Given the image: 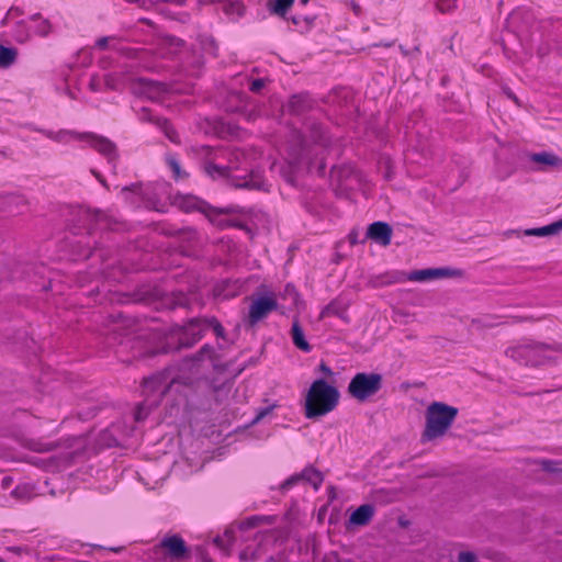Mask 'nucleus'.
Wrapping results in <instances>:
<instances>
[{
	"instance_id": "nucleus-1",
	"label": "nucleus",
	"mask_w": 562,
	"mask_h": 562,
	"mask_svg": "<svg viewBox=\"0 0 562 562\" xmlns=\"http://www.w3.org/2000/svg\"><path fill=\"white\" fill-rule=\"evenodd\" d=\"M224 353H196L181 369L168 368L142 382L145 397L135 411L113 423L101 434L105 447L123 445L125 440H137L143 427L161 423L177 427L192 425L201 412L221 402L231 390V382L243 369L224 363Z\"/></svg>"
},
{
	"instance_id": "nucleus-2",
	"label": "nucleus",
	"mask_w": 562,
	"mask_h": 562,
	"mask_svg": "<svg viewBox=\"0 0 562 562\" xmlns=\"http://www.w3.org/2000/svg\"><path fill=\"white\" fill-rule=\"evenodd\" d=\"M271 517L252 516L238 524L231 525L222 535H217L212 547L222 555H232L237 542H247L239 549L241 561H256L263 558L271 549L277 550V557L267 555V562H285V555L280 551L282 543L276 530H256V528Z\"/></svg>"
},
{
	"instance_id": "nucleus-3",
	"label": "nucleus",
	"mask_w": 562,
	"mask_h": 562,
	"mask_svg": "<svg viewBox=\"0 0 562 562\" xmlns=\"http://www.w3.org/2000/svg\"><path fill=\"white\" fill-rule=\"evenodd\" d=\"M339 401L337 387L323 379L315 380L305 396V416L310 419L324 416L334 411Z\"/></svg>"
},
{
	"instance_id": "nucleus-4",
	"label": "nucleus",
	"mask_w": 562,
	"mask_h": 562,
	"mask_svg": "<svg viewBox=\"0 0 562 562\" xmlns=\"http://www.w3.org/2000/svg\"><path fill=\"white\" fill-rule=\"evenodd\" d=\"M293 142L286 162L281 165L273 162L271 165V170L279 172L290 184L295 183V173L302 164H307L308 168L312 165V150L300 132L293 133Z\"/></svg>"
},
{
	"instance_id": "nucleus-5",
	"label": "nucleus",
	"mask_w": 562,
	"mask_h": 562,
	"mask_svg": "<svg viewBox=\"0 0 562 562\" xmlns=\"http://www.w3.org/2000/svg\"><path fill=\"white\" fill-rule=\"evenodd\" d=\"M458 415V409L441 402L431 403L426 409V427L423 437L432 440L443 436Z\"/></svg>"
},
{
	"instance_id": "nucleus-6",
	"label": "nucleus",
	"mask_w": 562,
	"mask_h": 562,
	"mask_svg": "<svg viewBox=\"0 0 562 562\" xmlns=\"http://www.w3.org/2000/svg\"><path fill=\"white\" fill-rule=\"evenodd\" d=\"M383 376L375 372H358L350 380L348 393L358 402H366L382 389Z\"/></svg>"
},
{
	"instance_id": "nucleus-7",
	"label": "nucleus",
	"mask_w": 562,
	"mask_h": 562,
	"mask_svg": "<svg viewBox=\"0 0 562 562\" xmlns=\"http://www.w3.org/2000/svg\"><path fill=\"white\" fill-rule=\"evenodd\" d=\"M175 203L186 212L199 211L203 213L210 220V222H215V216L223 214H238L244 212L243 207L236 205H228L226 207H213L207 202L191 194L177 195Z\"/></svg>"
},
{
	"instance_id": "nucleus-8",
	"label": "nucleus",
	"mask_w": 562,
	"mask_h": 562,
	"mask_svg": "<svg viewBox=\"0 0 562 562\" xmlns=\"http://www.w3.org/2000/svg\"><path fill=\"white\" fill-rule=\"evenodd\" d=\"M279 307L274 294H265L254 297L247 316V322L250 327L265 319L271 312L277 311Z\"/></svg>"
},
{
	"instance_id": "nucleus-9",
	"label": "nucleus",
	"mask_w": 562,
	"mask_h": 562,
	"mask_svg": "<svg viewBox=\"0 0 562 562\" xmlns=\"http://www.w3.org/2000/svg\"><path fill=\"white\" fill-rule=\"evenodd\" d=\"M202 321L193 318L186 326L179 327L171 336L178 349L192 348L202 337Z\"/></svg>"
},
{
	"instance_id": "nucleus-10",
	"label": "nucleus",
	"mask_w": 562,
	"mask_h": 562,
	"mask_svg": "<svg viewBox=\"0 0 562 562\" xmlns=\"http://www.w3.org/2000/svg\"><path fill=\"white\" fill-rule=\"evenodd\" d=\"M131 90L135 95L155 101L168 91V87L164 82L146 78H134L131 80Z\"/></svg>"
},
{
	"instance_id": "nucleus-11",
	"label": "nucleus",
	"mask_w": 562,
	"mask_h": 562,
	"mask_svg": "<svg viewBox=\"0 0 562 562\" xmlns=\"http://www.w3.org/2000/svg\"><path fill=\"white\" fill-rule=\"evenodd\" d=\"M323 482V476L321 472L313 468H306L301 473L293 474L289 479H286L281 485L280 490L282 492L290 491L293 486L300 484H311L314 490H318Z\"/></svg>"
},
{
	"instance_id": "nucleus-12",
	"label": "nucleus",
	"mask_w": 562,
	"mask_h": 562,
	"mask_svg": "<svg viewBox=\"0 0 562 562\" xmlns=\"http://www.w3.org/2000/svg\"><path fill=\"white\" fill-rule=\"evenodd\" d=\"M460 276V271L451 268H427L413 270L407 279L414 282H426L435 279L452 278Z\"/></svg>"
},
{
	"instance_id": "nucleus-13",
	"label": "nucleus",
	"mask_w": 562,
	"mask_h": 562,
	"mask_svg": "<svg viewBox=\"0 0 562 562\" xmlns=\"http://www.w3.org/2000/svg\"><path fill=\"white\" fill-rule=\"evenodd\" d=\"M79 139L87 140L91 147L104 155L110 162L116 159V146L110 139L90 133L81 134Z\"/></svg>"
},
{
	"instance_id": "nucleus-14",
	"label": "nucleus",
	"mask_w": 562,
	"mask_h": 562,
	"mask_svg": "<svg viewBox=\"0 0 562 562\" xmlns=\"http://www.w3.org/2000/svg\"><path fill=\"white\" fill-rule=\"evenodd\" d=\"M80 216L86 223L94 225L100 229H114V225L117 223L113 215L100 210L87 209L80 212Z\"/></svg>"
},
{
	"instance_id": "nucleus-15",
	"label": "nucleus",
	"mask_w": 562,
	"mask_h": 562,
	"mask_svg": "<svg viewBox=\"0 0 562 562\" xmlns=\"http://www.w3.org/2000/svg\"><path fill=\"white\" fill-rule=\"evenodd\" d=\"M76 454L75 452H67L60 456L54 454L50 457H40L36 458L35 463L40 464L46 471H60L65 469L67 465L75 463Z\"/></svg>"
},
{
	"instance_id": "nucleus-16",
	"label": "nucleus",
	"mask_w": 562,
	"mask_h": 562,
	"mask_svg": "<svg viewBox=\"0 0 562 562\" xmlns=\"http://www.w3.org/2000/svg\"><path fill=\"white\" fill-rule=\"evenodd\" d=\"M392 233L390 224L379 221L369 225L366 238L372 239L382 246H387L391 244Z\"/></svg>"
},
{
	"instance_id": "nucleus-17",
	"label": "nucleus",
	"mask_w": 562,
	"mask_h": 562,
	"mask_svg": "<svg viewBox=\"0 0 562 562\" xmlns=\"http://www.w3.org/2000/svg\"><path fill=\"white\" fill-rule=\"evenodd\" d=\"M288 111L291 114L300 115L314 106V100L308 93L302 92L293 94L288 101Z\"/></svg>"
},
{
	"instance_id": "nucleus-18",
	"label": "nucleus",
	"mask_w": 562,
	"mask_h": 562,
	"mask_svg": "<svg viewBox=\"0 0 562 562\" xmlns=\"http://www.w3.org/2000/svg\"><path fill=\"white\" fill-rule=\"evenodd\" d=\"M161 546L173 559H181L186 555L187 548L184 541L178 536L164 539Z\"/></svg>"
},
{
	"instance_id": "nucleus-19",
	"label": "nucleus",
	"mask_w": 562,
	"mask_h": 562,
	"mask_svg": "<svg viewBox=\"0 0 562 562\" xmlns=\"http://www.w3.org/2000/svg\"><path fill=\"white\" fill-rule=\"evenodd\" d=\"M374 508L370 504H363L359 506L349 518L350 524L357 526L367 525L373 517Z\"/></svg>"
},
{
	"instance_id": "nucleus-20",
	"label": "nucleus",
	"mask_w": 562,
	"mask_h": 562,
	"mask_svg": "<svg viewBox=\"0 0 562 562\" xmlns=\"http://www.w3.org/2000/svg\"><path fill=\"white\" fill-rule=\"evenodd\" d=\"M131 80L126 71L108 74L103 78L104 85L109 90H121Z\"/></svg>"
},
{
	"instance_id": "nucleus-21",
	"label": "nucleus",
	"mask_w": 562,
	"mask_h": 562,
	"mask_svg": "<svg viewBox=\"0 0 562 562\" xmlns=\"http://www.w3.org/2000/svg\"><path fill=\"white\" fill-rule=\"evenodd\" d=\"M202 326H203V329L204 328H212L216 338L217 339H221L222 342H218V348L220 349H227L229 348V338L226 337V334H225V330L223 328V326L218 323V321L214 317L210 318V319H204L202 322Z\"/></svg>"
},
{
	"instance_id": "nucleus-22",
	"label": "nucleus",
	"mask_w": 562,
	"mask_h": 562,
	"mask_svg": "<svg viewBox=\"0 0 562 562\" xmlns=\"http://www.w3.org/2000/svg\"><path fill=\"white\" fill-rule=\"evenodd\" d=\"M183 45L184 42L181 38L171 35L164 36L160 41V47L165 50L162 56L166 57L168 55L177 54Z\"/></svg>"
},
{
	"instance_id": "nucleus-23",
	"label": "nucleus",
	"mask_w": 562,
	"mask_h": 562,
	"mask_svg": "<svg viewBox=\"0 0 562 562\" xmlns=\"http://www.w3.org/2000/svg\"><path fill=\"white\" fill-rule=\"evenodd\" d=\"M203 170L213 180H217V179H227L229 177L232 169L228 166H218L212 161H205L203 164Z\"/></svg>"
},
{
	"instance_id": "nucleus-24",
	"label": "nucleus",
	"mask_w": 562,
	"mask_h": 562,
	"mask_svg": "<svg viewBox=\"0 0 562 562\" xmlns=\"http://www.w3.org/2000/svg\"><path fill=\"white\" fill-rule=\"evenodd\" d=\"M530 159L536 164H542L551 167H562V159L555 154L549 151L532 154Z\"/></svg>"
},
{
	"instance_id": "nucleus-25",
	"label": "nucleus",
	"mask_w": 562,
	"mask_h": 562,
	"mask_svg": "<svg viewBox=\"0 0 562 562\" xmlns=\"http://www.w3.org/2000/svg\"><path fill=\"white\" fill-rule=\"evenodd\" d=\"M291 338L296 348H299L301 350L310 349V344H308L307 339L305 338V334L297 321H294L292 324Z\"/></svg>"
},
{
	"instance_id": "nucleus-26",
	"label": "nucleus",
	"mask_w": 562,
	"mask_h": 562,
	"mask_svg": "<svg viewBox=\"0 0 562 562\" xmlns=\"http://www.w3.org/2000/svg\"><path fill=\"white\" fill-rule=\"evenodd\" d=\"M533 20V16L531 12L529 11H515L509 15L508 22L512 25L517 24L518 22H521L522 25L518 26V31L520 33H524L528 30L529 23Z\"/></svg>"
},
{
	"instance_id": "nucleus-27",
	"label": "nucleus",
	"mask_w": 562,
	"mask_h": 562,
	"mask_svg": "<svg viewBox=\"0 0 562 562\" xmlns=\"http://www.w3.org/2000/svg\"><path fill=\"white\" fill-rule=\"evenodd\" d=\"M18 57V49L14 47H7L0 44V67L9 68L12 66Z\"/></svg>"
},
{
	"instance_id": "nucleus-28",
	"label": "nucleus",
	"mask_w": 562,
	"mask_h": 562,
	"mask_svg": "<svg viewBox=\"0 0 562 562\" xmlns=\"http://www.w3.org/2000/svg\"><path fill=\"white\" fill-rule=\"evenodd\" d=\"M155 124L164 132L165 136L175 144H180V138L173 126L168 120L157 117Z\"/></svg>"
},
{
	"instance_id": "nucleus-29",
	"label": "nucleus",
	"mask_w": 562,
	"mask_h": 562,
	"mask_svg": "<svg viewBox=\"0 0 562 562\" xmlns=\"http://www.w3.org/2000/svg\"><path fill=\"white\" fill-rule=\"evenodd\" d=\"M293 2L294 0H270L268 8L271 13L283 16Z\"/></svg>"
},
{
	"instance_id": "nucleus-30",
	"label": "nucleus",
	"mask_w": 562,
	"mask_h": 562,
	"mask_svg": "<svg viewBox=\"0 0 562 562\" xmlns=\"http://www.w3.org/2000/svg\"><path fill=\"white\" fill-rule=\"evenodd\" d=\"M12 495L23 501L30 499L36 495L35 486L31 483L20 484L12 491Z\"/></svg>"
},
{
	"instance_id": "nucleus-31",
	"label": "nucleus",
	"mask_w": 562,
	"mask_h": 562,
	"mask_svg": "<svg viewBox=\"0 0 562 562\" xmlns=\"http://www.w3.org/2000/svg\"><path fill=\"white\" fill-rule=\"evenodd\" d=\"M42 133H43L46 137H48V138H50V139H54V140H56V142H59V143H66V142H68V140H69V138H71V137H72V138H79V136L81 135V134H77V133H75V132H69V131H59V132H57V133H54V132H52V131H46V130H45V131H42Z\"/></svg>"
},
{
	"instance_id": "nucleus-32",
	"label": "nucleus",
	"mask_w": 562,
	"mask_h": 562,
	"mask_svg": "<svg viewBox=\"0 0 562 562\" xmlns=\"http://www.w3.org/2000/svg\"><path fill=\"white\" fill-rule=\"evenodd\" d=\"M33 21H37L38 23L35 26V33L42 37L47 36L52 31V24L48 20L42 19L38 13L31 16Z\"/></svg>"
},
{
	"instance_id": "nucleus-33",
	"label": "nucleus",
	"mask_w": 562,
	"mask_h": 562,
	"mask_svg": "<svg viewBox=\"0 0 562 562\" xmlns=\"http://www.w3.org/2000/svg\"><path fill=\"white\" fill-rule=\"evenodd\" d=\"M310 137L314 144L319 145L322 147L327 146V138L325 137L323 127L319 124H312Z\"/></svg>"
},
{
	"instance_id": "nucleus-34",
	"label": "nucleus",
	"mask_w": 562,
	"mask_h": 562,
	"mask_svg": "<svg viewBox=\"0 0 562 562\" xmlns=\"http://www.w3.org/2000/svg\"><path fill=\"white\" fill-rule=\"evenodd\" d=\"M558 234L555 231V227L552 224L538 227V228H529L525 231L526 236H537V237H543V236H550Z\"/></svg>"
},
{
	"instance_id": "nucleus-35",
	"label": "nucleus",
	"mask_w": 562,
	"mask_h": 562,
	"mask_svg": "<svg viewBox=\"0 0 562 562\" xmlns=\"http://www.w3.org/2000/svg\"><path fill=\"white\" fill-rule=\"evenodd\" d=\"M169 305L171 308H176V307L190 308L191 302H190V299L184 293L178 292V293L172 294Z\"/></svg>"
},
{
	"instance_id": "nucleus-36",
	"label": "nucleus",
	"mask_w": 562,
	"mask_h": 562,
	"mask_svg": "<svg viewBox=\"0 0 562 562\" xmlns=\"http://www.w3.org/2000/svg\"><path fill=\"white\" fill-rule=\"evenodd\" d=\"M213 224L217 225L218 227L221 228H225V227H237L239 229H244L246 231L247 233H250V228L239 222V221H234V220H220L218 216H215V222H212Z\"/></svg>"
},
{
	"instance_id": "nucleus-37",
	"label": "nucleus",
	"mask_w": 562,
	"mask_h": 562,
	"mask_svg": "<svg viewBox=\"0 0 562 562\" xmlns=\"http://www.w3.org/2000/svg\"><path fill=\"white\" fill-rule=\"evenodd\" d=\"M342 312H344V308L341 307V305L338 302L333 301L327 306H325L323 308V311L321 313V317H326L328 315L340 316Z\"/></svg>"
},
{
	"instance_id": "nucleus-38",
	"label": "nucleus",
	"mask_w": 562,
	"mask_h": 562,
	"mask_svg": "<svg viewBox=\"0 0 562 562\" xmlns=\"http://www.w3.org/2000/svg\"><path fill=\"white\" fill-rule=\"evenodd\" d=\"M517 348L518 349L539 350V349L550 348V346L539 342V341H533L531 339H522L519 342V345L517 346Z\"/></svg>"
},
{
	"instance_id": "nucleus-39",
	"label": "nucleus",
	"mask_w": 562,
	"mask_h": 562,
	"mask_svg": "<svg viewBox=\"0 0 562 562\" xmlns=\"http://www.w3.org/2000/svg\"><path fill=\"white\" fill-rule=\"evenodd\" d=\"M234 186L236 188H247V189H263V182L256 179L254 176L249 180H245L243 182H235Z\"/></svg>"
},
{
	"instance_id": "nucleus-40",
	"label": "nucleus",
	"mask_w": 562,
	"mask_h": 562,
	"mask_svg": "<svg viewBox=\"0 0 562 562\" xmlns=\"http://www.w3.org/2000/svg\"><path fill=\"white\" fill-rule=\"evenodd\" d=\"M167 162H168V166L170 167V169H171V171L173 173V178L175 179L178 180V179H181V178H183L186 176L182 172L180 162L175 157H168Z\"/></svg>"
},
{
	"instance_id": "nucleus-41",
	"label": "nucleus",
	"mask_w": 562,
	"mask_h": 562,
	"mask_svg": "<svg viewBox=\"0 0 562 562\" xmlns=\"http://www.w3.org/2000/svg\"><path fill=\"white\" fill-rule=\"evenodd\" d=\"M435 5L441 13L451 12L456 8V0H434Z\"/></svg>"
},
{
	"instance_id": "nucleus-42",
	"label": "nucleus",
	"mask_w": 562,
	"mask_h": 562,
	"mask_svg": "<svg viewBox=\"0 0 562 562\" xmlns=\"http://www.w3.org/2000/svg\"><path fill=\"white\" fill-rule=\"evenodd\" d=\"M23 202V198L16 194H7L0 196V204L4 207H10L12 204H19Z\"/></svg>"
},
{
	"instance_id": "nucleus-43",
	"label": "nucleus",
	"mask_w": 562,
	"mask_h": 562,
	"mask_svg": "<svg viewBox=\"0 0 562 562\" xmlns=\"http://www.w3.org/2000/svg\"><path fill=\"white\" fill-rule=\"evenodd\" d=\"M274 406H268L258 412L256 418L254 419V425H258L262 423L273 411Z\"/></svg>"
},
{
	"instance_id": "nucleus-44",
	"label": "nucleus",
	"mask_w": 562,
	"mask_h": 562,
	"mask_svg": "<svg viewBox=\"0 0 562 562\" xmlns=\"http://www.w3.org/2000/svg\"><path fill=\"white\" fill-rule=\"evenodd\" d=\"M266 86V79L258 78L254 79L250 82L249 90L251 92L258 93L261 91V89Z\"/></svg>"
},
{
	"instance_id": "nucleus-45",
	"label": "nucleus",
	"mask_w": 562,
	"mask_h": 562,
	"mask_svg": "<svg viewBox=\"0 0 562 562\" xmlns=\"http://www.w3.org/2000/svg\"><path fill=\"white\" fill-rule=\"evenodd\" d=\"M460 562H476V557L472 552H461L459 554Z\"/></svg>"
},
{
	"instance_id": "nucleus-46",
	"label": "nucleus",
	"mask_w": 562,
	"mask_h": 562,
	"mask_svg": "<svg viewBox=\"0 0 562 562\" xmlns=\"http://www.w3.org/2000/svg\"><path fill=\"white\" fill-rule=\"evenodd\" d=\"M139 117L140 120L143 121H153L155 123L156 119L157 117H154L150 113V110L147 109V108H142L140 110V114H139Z\"/></svg>"
},
{
	"instance_id": "nucleus-47",
	"label": "nucleus",
	"mask_w": 562,
	"mask_h": 562,
	"mask_svg": "<svg viewBox=\"0 0 562 562\" xmlns=\"http://www.w3.org/2000/svg\"><path fill=\"white\" fill-rule=\"evenodd\" d=\"M89 87L92 91L98 92L101 90V81L97 76L91 77Z\"/></svg>"
},
{
	"instance_id": "nucleus-48",
	"label": "nucleus",
	"mask_w": 562,
	"mask_h": 562,
	"mask_svg": "<svg viewBox=\"0 0 562 562\" xmlns=\"http://www.w3.org/2000/svg\"><path fill=\"white\" fill-rule=\"evenodd\" d=\"M108 43H109V37H100L97 43H95V46L100 49H105L108 47Z\"/></svg>"
},
{
	"instance_id": "nucleus-49",
	"label": "nucleus",
	"mask_w": 562,
	"mask_h": 562,
	"mask_svg": "<svg viewBox=\"0 0 562 562\" xmlns=\"http://www.w3.org/2000/svg\"><path fill=\"white\" fill-rule=\"evenodd\" d=\"M12 479L8 475L3 476L1 480V485L3 490H7L11 485Z\"/></svg>"
},
{
	"instance_id": "nucleus-50",
	"label": "nucleus",
	"mask_w": 562,
	"mask_h": 562,
	"mask_svg": "<svg viewBox=\"0 0 562 562\" xmlns=\"http://www.w3.org/2000/svg\"><path fill=\"white\" fill-rule=\"evenodd\" d=\"M91 172L104 187H106L105 180L103 179V177L98 171L92 169Z\"/></svg>"
},
{
	"instance_id": "nucleus-51",
	"label": "nucleus",
	"mask_w": 562,
	"mask_h": 562,
	"mask_svg": "<svg viewBox=\"0 0 562 562\" xmlns=\"http://www.w3.org/2000/svg\"><path fill=\"white\" fill-rule=\"evenodd\" d=\"M348 238H349L351 245H355L358 243L357 234L353 232L349 234Z\"/></svg>"
},
{
	"instance_id": "nucleus-52",
	"label": "nucleus",
	"mask_w": 562,
	"mask_h": 562,
	"mask_svg": "<svg viewBox=\"0 0 562 562\" xmlns=\"http://www.w3.org/2000/svg\"><path fill=\"white\" fill-rule=\"evenodd\" d=\"M199 351H201V352H204V351H214V349H213V347H211L209 344H205V345H203V346L199 349Z\"/></svg>"
},
{
	"instance_id": "nucleus-53",
	"label": "nucleus",
	"mask_w": 562,
	"mask_h": 562,
	"mask_svg": "<svg viewBox=\"0 0 562 562\" xmlns=\"http://www.w3.org/2000/svg\"><path fill=\"white\" fill-rule=\"evenodd\" d=\"M557 233H559L562 229V218L553 223Z\"/></svg>"
},
{
	"instance_id": "nucleus-54",
	"label": "nucleus",
	"mask_w": 562,
	"mask_h": 562,
	"mask_svg": "<svg viewBox=\"0 0 562 562\" xmlns=\"http://www.w3.org/2000/svg\"><path fill=\"white\" fill-rule=\"evenodd\" d=\"M270 435V428L265 429L259 436V439L267 438Z\"/></svg>"
},
{
	"instance_id": "nucleus-55",
	"label": "nucleus",
	"mask_w": 562,
	"mask_h": 562,
	"mask_svg": "<svg viewBox=\"0 0 562 562\" xmlns=\"http://www.w3.org/2000/svg\"><path fill=\"white\" fill-rule=\"evenodd\" d=\"M12 13H18V14H20L21 12H20L19 8H11V9L9 10V12H8V14H7V15L12 14Z\"/></svg>"
},
{
	"instance_id": "nucleus-56",
	"label": "nucleus",
	"mask_w": 562,
	"mask_h": 562,
	"mask_svg": "<svg viewBox=\"0 0 562 562\" xmlns=\"http://www.w3.org/2000/svg\"><path fill=\"white\" fill-rule=\"evenodd\" d=\"M507 94H508L509 98H512L513 100H515L517 102L516 97L512 92H507Z\"/></svg>"
},
{
	"instance_id": "nucleus-57",
	"label": "nucleus",
	"mask_w": 562,
	"mask_h": 562,
	"mask_svg": "<svg viewBox=\"0 0 562 562\" xmlns=\"http://www.w3.org/2000/svg\"><path fill=\"white\" fill-rule=\"evenodd\" d=\"M292 22H293L294 24H297V23H299V19H297V18H292Z\"/></svg>"
},
{
	"instance_id": "nucleus-58",
	"label": "nucleus",
	"mask_w": 562,
	"mask_h": 562,
	"mask_svg": "<svg viewBox=\"0 0 562 562\" xmlns=\"http://www.w3.org/2000/svg\"><path fill=\"white\" fill-rule=\"evenodd\" d=\"M203 149H204L206 153H210V151H211V148H210V147H207V146L203 147Z\"/></svg>"
},
{
	"instance_id": "nucleus-59",
	"label": "nucleus",
	"mask_w": 562,
	"mask_h": 562,
	"mask_svg": "<svg viewBox=\"0 0 562 562\" xmlns=\"http://www.w3.org/2000/svg\"><path fill=\"white\" fill-rule=\"evenodd\" d=\"M310 0H300L301 3L306 4Z\"/></svg>"
},
{
	"instance_id": "nucleus-60",
	"label": "nucleus",
	"mask_w": 562,
	"mask_h": 562,
	"mask_svg": "<svg viewBox=\"0 0 562 562\" xmlns=\"http://www.w3.org/2000/svg\"><path fill=\"white\" fill-rule=\"evenodd\" d=\"M142 22L149 23L147 19H140Z\"/></svg>"
},
{
	"instance_id": "nucleus-61",
	"label": "nucleus",
	"mask_w": 562,
	"mask_h": 562,
	"mask_svg": "<svg viewBox=\"0 0 562 562\" xmlns=\"http://www.w3.org/2000/svg\"><path fill=\"white\" fill-rule=\"evenodd\" d=\"M401 49L403 50L404 54H407L406 49H404L403 46H401Z\"/></svg>"
},
{
	"instance_id": "nucleus-62",
	"label": "nucleus",
	"mask_w": 562,
	"mask_h": 562,
	"mask_svg": "<svg viewBox=\"0 0 562 562\" xmlns=\"http://www.w3.org/2000/svg\"><path fill=\"white\" fill-rule=\"evenodd\" d=\"M517 355L519 356V359L522 358V356H524V353H521V352H518Z\"/></svg>"
},
{
	"instance_id": "nucleus-63",
	"label": "nucleus",
	"mask_w": 562,
	"mask_h": 562,
	"mask_svg": "<svg viewBox=\"0 0 562 562\" xmlns=\"http://www.w3.org/2000/svg\"><path fill=\"white\" fill-rule=\"evenodd\" d=\"M205 562H210V561L205 560Z\"/></svg>"
}]
</instances>
